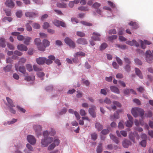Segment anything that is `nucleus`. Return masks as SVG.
Segmentation results:
<instances>
[{"label":"nucleus","mask_w":153,"mask_h":153,"mask_svg":"<svg viewBox=\"0 0 153 153\" xmlns=\"http://www.w3.org/2000/svg\"><path fill=\"white\" fill-rule=\"evenodd\" d=\"M131 112L133 116L135 117H137L138 115L143 119L144 117L143 116L144 114V111L142 109L139 108H134L131 110Z\"/></svg>","instance_id":"f257e3e1"},{"label":"nucleus","mask_w":153,"mask_h":153,"mask_svg":"<svg viewBox=\"0 0 153 153\" xmlns=\"http://www.w3.org/2000/svg\"><path fill=\"white\" fill-rule=\"evenodd\" d=\"M6 99L7 103H6L5 104L8 108L10 112L11 113L15 114L16 111L13 108L15 106L13 103V101L10 98L8 97H6Z\"/></svg>","instance_id":"f03ea898"},{"label":"nucleus","mask_w":153,"mask_h":153,"mask_svg":"<svg viewBox=\"0 0 153 153\" xmlns=\"http://www.w3.org/2000/svg\"><path fill=\"white\" fill-rule=\"evenodd\" d=\"M53 137H48L42 139L41 142L42 146L44 147L47 146L53 141Z\"/></svg>","instance_id":"7ed1b4c3"},{"label":"nucleus","mask_w":153,"mask_h":153,"mask_svg":"<svg viewBox=\"0 0 153 153\" xmlns=\"http://www.w3.org/2000/svg\"><path fill=\"white\" fill-rule=\"evenodd\" d=\"M146 60L149 63H151L153 59V51L152 53L150 50H148L146 52Z\"/></svg>","instance_id":"20e7f679"},{"label":"nucleus","mask_w":153,"mask_h":153,"mask_svg":"<svg viewBox=\"0 0 153 153\" xmlns=\"http://www.w3.org/2000/svg\"><path fill=\"white\" fill-rule=\"evenodd\" d=\"M34 42L35 44L37 46L38 49L41 51H44L45 48L42 45L41 41L39 38H36Z\"/></svg>","instance_id":"39448f33"},{"label":"nucleus","mask_w":153,"mask_h":153,"mask_svg":"<svg viewBox=\"0 0 153 153\" xmlns=\"http://www.w3.org/2000/svg\"><path fill=\"white\" fill-rule=\"evenodd\" d=\"M33 128L37 136H40L42 134V127L40 125H34L33 126Z\"/></svg>","instance_id":"423d86ee"},{"label":"nucleus","mask_w":153,"mask_h":153,"mask_svg":"<svg viewBox=\"0 0 153 153\" xmlns=\"http://www.w3.org/2000/svg\"><path fill=\"white\" fill-rule=\"evenodd\" d=\"M64 41L66 44L70 47L74 48L75 47V44L74 42L69 37L65 38Z\"/></svg>","instance_id":"0eeeda50"},{"label":"nucleus","mask_w":153,"mask_h":153,"mask_svg":"<svg viewBox=\"0 0 153 153\" xmlns=\"http://www.w3.org/2000/svg\"><path fill=\"white\" fill-rule=\"evenodd\" d=\"M28 142L32 145H34L36 143V140L34 137L32 135H28L27 136Z\"/></svg>","instance_id":"6e6552de"},{"label":"nucleus","mask_w":153,"mask_h":153,"mask_svg":"<svg viewBox=\"0 0 153 153\" xmlns=\"http://www.w3.org/2000/svg\"><path fill=\"white\" fill-rule=\"evenodd\" d=\"M38 14V13L37 11L34 12H27L25 13V15L27 17L34 18Z\"/></svg>","instance_id":"1a4fd4ad"},{"label":"nucleus","mask_w":153,"mask_h":153,"mask_svg":"<svg viewBox=\"0 0 153 153\" xmlns=\"http://www.w3.org/2000/svg\"><path fill=\"white\" fill-rule=\"evenodd\" d=\"M16 149L15 151V153H22L20 151V149H22L23 147V145L20 143H17L15 145Z\"/></svg>","instance_id":"9d476101"},{"label":"nucleus","mask_w":153,"mask_h":153,"mask_svg":"<svg viewBox=\"0 0 153 153\" xmlns=\"http://www.w3.org/2000/svg\"><path fill=\"white\" fill-rule=\"evenodd\" d=\"M93 36L91 37V39L95 41H100V37L101 35L99 33L97 32H94L93 33Z\"/></svg>","instance_id":"9b49d317"},{"label":"nucleus","mask_w":153,"mask_h":153,"mask_svg":"<svg viewBox=\"0 0 153 153\" xmlns=\"http://www.w3.org/2000/svg\"><path fill=\"white\" fill-rule=\"evenodd\" d=\"M15 0H6L5 4L8 7L13 8L14 6V4L13 2V1Z\"/></svg>","instance_id":"f8f14e48"},{"label":"nucleus","mask_w":153,"mask_h":153,"mask_svg":"<svg viewBox=\"0 0 153 153\" xmlns=\"http://www.w3.org/2000/svg\"><path fill=\"white\" fill-rule=\"evenodd\" d=\"M139 42L141 44L142 48L143 49L146 48V45H149L151 44V42L146 40H144V41L140 40Z\"/></svg>","instance_id":"ddd939ff"},{"label":"nucleus","mask_w":153,"mask_h":153,"mask_svg":"<svg viewBox=\"0 0 153 153\" xmlns=\"http://www.w3.org/2000/svg\"><path fill=\"white\" fill-rule=\"evenodd\" d=\"M53 143L51 144L48 147V149L49 150H53L56 146V144L57 142V138L55 137L53 139Z\"/></svg>","instance_id":"4468645a"},{"label":"nucleus","mask_w":153,"mask_h":153,"mask_svg":"<svg viewBox=\"0 0 153 153\" xmlns=\"http://www.w3.org/2000/svg\"><path fill=\"white\" fill-rule=\"evenodd\" d=\"M95 107L92 106L91 108H89L88 110L89 113L93 117H96V114L95 112Z\"/></svg>","instance_id":"2eb2a0df"},{"label":"nucleus","mask_w":153,"mask_h":153,"mask_svg":"<svg viewBox=\"0 0 153 153\" xmlns=\"http://www.w3.org/2000/svg\"><path fill=\"white\" fill-rule=\"evenodd\" d=\"M131 142L128 140L125 139L122 142L123 146L125 148H128L129 146L131 145Z\"/></svg>","instance_id":"dca6fc26"},{"label":"nucleus","mask_w":153,"mask_h":153,"mask_svg":"<svg viewBox=\"0 0 153 153\" xmlns=\"http://www.w3.org/2000/svg\"><path fill=\"white\" fill-rule=\"evenodd\" d=\"M76 42L79 44L82 45H86L88 43V42L86 39L83 38L78 39L76 40Z\"/></svg>","instance_id":"f3484780"},{"label":"nucleus","mask_w":153,"mask_h":153,"mask_svg":"<svg viewBox=\"0 0 153 153\" xmlns=\"http://www.w3.org/2000/svg\"><path fill=\"white\" fill-rule=\"evenodd\" d=\"M123 92L126 95H128L130 94H132L134 95L136 94L135 91L132 89H127L124 90Z\"/></svg>","instance_id":"a211bd4d"},{"label":"nucleus","mask_w":153,"mask_h":153,"mask_svg":"<svg viewBox=\"0 0 153 153\" xmlns=\"http://www.w3.org/2000/svg\"><path fill=\"white\" fill-rule=\"evenodd\" d=\"M18 50L21 51H27L28 50L27 47L23 44L19 45L17 46Z\"/></svg>","instance_id":"6ab92c4d"},{"label":"nucleus","mask_w":153,"mask_h":153,"mask_svg":"<svg viewBox=\"0 0 153 153\" xmlns=\"http://www.w3.org/2000/svg\"><path fill=\"white\" fill-rule=\"evenodd\" d=\"M46 58L45 57H39L36 59L37 63L39 65H42L45 62Z\"/></svg>","instance_id":"aec40b11"},{"label":"nucleus","mask_w":153,"mask_h":153,"mask_svg":"<svg viewBox=\"0 0 153 153\" xmlns=\"http://www.w3.org/2000/svg\"><path fill=\"white\" fill-rule=\"evenodd\" d=\"M126 43L131 46L135 45L137 47L139 46L138 43L135 40H133L132 41H128L126 42Z\"/></svg>","instance_id":"412c9836"},{"label":"nucleus","mask_w":153,"mask_h":153,"mask_svg":"<svg viewBox=\"0 0 153 153\" xmlns=\"http://www.w3.org/2000/svg\"><path fill=\"white\" fill-rule=\"evenodd\" d=\"M32 38L31 37L27 36H25L23 40V43L25 44L26 45H28L30 44V40Z\"/></svg>","instance_id":"4be33fe9"},{"label":"nucleus","mask_w":153,"mask_h":153,"mask_svg":"<svg viewBox=\"0 0 153 153\" xmlns=\"http://www.w3.org/2000/svg\"><path fill=\"white\" fill-rule=\"evenodd\" d=\"M109 135L110 138L113 141H114V143L117 144H118L119 143L120 141L117 137L111 134H110Z\"/></svg>","instance_id":"5701e85b"},{"label":"nucleus","mask_w":153,"mask_h":153,"mask_svg":"<svg viewBox=\"0 0 153 153\" xmlns=\"http://www.w3.org/2000/svg\"><path fill=\"white\" fill-rule=\"evenodd\" d=\"M110 88L112 91L117 94H119L120 91L119 89L116 87L111 86L110 87Z\"/></svg>","instance_id":"b1692460"},{"label":"nucleus","mask_w":153,"mask_h":153,"mask_svg":"<svg viewBox=\"0 0 153 153\" xmlns=\"http://www.w3.org/2000/svg\"><path fill=\"white\" fill-rule=\"evenodd\" d=\"M135 73L141 79L143 78V76L142 75L140 71L138 68H135Z\"/></svg>","instance_id":"393cba45"},{"label":"nucleus","mask_w":153,"mask_h":153,"mask_svg":"<svg viewBox=\"0 0 153 153\" xmlns=\"http://www.w3.org/2000/svg\"><path fill=\"white\" fill-rule=\"evenodd\" d=\"M102 143H100L97 149V153H101L102 152Z\"/></svg>","instance_id":"a878e982"},{"label":"nucleus","mask_w":153,"mask_h":153,"mask_svg":"<svg viewBox=\"0 0 153 153\" xmlns=\"http://www.w3.org/2000/svg\"><path fill=\"white\" fill-rule=\"evenodd\" d=\"M85 53L83 52H79L76 53L75 54L74 56L76 58L79 56H85Z\"/></svg>","instance_id":"bb28decb"},{"label":"nucleus","mask_w":153,"mask_h":153,"mask_svg":"<svg viewBox=\"0 0 153 153\" xmlns=\"http://www.w3.org/2000/svg\"><path fill=\"white\" fill-rule=\"evenodd\" d=\"M95 128L98 131L101 130L103 128L102 126L99 123H97L95 124Z\"/></svg>","instance_id":"cd10ccee"},{"label":"nucleus","mask_w":153,"mask_h":153,"mask_svg":"<svg viewBox=\"0 0 153 153\" xmlns=\"http://www.w3.org/2000/svg\"><path fill=\"white\" fill-rule=\"evenodd\" d=\"M44 48L48 47L50 45V42L47 39H44L42 41Z\"/></svg>","instance_id":"c85d7f7f"},{"label":"nucleus","mask_w":153,"mask_h":153,"mask_svg":"<svg viewBox=\"0 0 153 153\" xmlns=\"http://www.w3.org/2000/svg\"><path fill=\"white\" fill-rule=\"evenodd\" d=\"M32 23V21H29V22L27 23L26 25V27L27 30L28 31H31L32 30V28L30 25H29L30 24Z\"/></svg>","instance_id":"c756f323"},{"label":"nucleus","mask_w":153,"mask_h":153,"mask_svg":"<svg viewBox=\"0 0 153 153\" xmlns=\"http://www.w3.org/2000/svg\"><path fill=\"white\" fill-rule=\"evenodd\" d=\"M129 25L131 26H133V28L134 29H137L138 27V25L137 23L135 22H131L129 23Z\"/></svg>","instance_id":"7c9ffc66"},{"label":"nucleus","mask_w":153,"mask_h":153,"mask_svg":"<svg viewBox=\"0 0 153 153\" xmlns=\"http://www.w3.org/2000/svg\"><path fill=\"white\" fill-rule=\"evenodd\" d=\"M12 65H7L4 68V70L5 71H9L12 68Z\"/></svg>","instance_id":"2f4dec72"},{"label":"nucleus","mask_w":153,"mask_h":153,"mask_svg":"<svg viewBox=\"0 0 153 153\" xmlns=\"http://www.w3.org/2000/svg\"><path fill=\"white\" fill-rule=\"evenodd\" d=\"M100 6L101 4L100 3L96 2L92 5V7L96 9L98 8Z\"/></svg>","instance_id":"473e14b6"},{"label":"nucleus","mask_w":153,"mask_h":153,"mask_svg":"<svg viewBox=\"0 0 153 153\" xmlns=\"http://www.w3.org/2000/svg\"><path fill=\"white\" fill-rule=\"evenodd\" d=\"M91 139L95 141L97 137V134L95 133H94L91 134Z\"/></svg>","instance_id":"72a5a7b5"},{"label":"nucleus","mask_w":153,"mask_h":153,"mask_svg":"<svg viewBox=\"0 0 153 153\" xmlns=\"http://www.w3.org/2000/svg\"><path fill=\"white\" fill-rule=\"evenodd\" d=\"M25 80L27 81H29L30 80H33L35 79V76H25Z\"/></svg>","instance_id":"f704fd0d"},{"label":"nucleus","mask_w":153,"mask_h":153,"mask_svg":"<svg viewBox=\"0 0 153 153\" xmlns=\"http://www.w3.org/2000/svg\"><path fill=\"white\" fill-rule=\"evenodd\" d=\"M19 71L23 74H25L26 73V69L25 67H20L19 68Z\"/></svg>","instance_id":"c9c22d12"},{"label":"nucleus","mask_w":153,"mask_h":153,"mask_svg":"<svg viewBox=\"0 0 153 153\" xmlns=\"http://www.w3.org/2000/svg\"><path fill=\"white\" fill-rule=\"evenodd\" d=\"M60 26L63 27H65L66 25L64 22L58 20V26Z\"/></svg>","instance_id":"e433bc0d"},{"label":"nucleus","mask_w":153,"mask_h":153,"mask_svg":"<svg viewBox=\"0 0 153 153\" xmlns=\"http://www.w3.org/2000/svg\"><path fill=\"white\" fill-rule=\"evenodd\" d=\"M119 118V114L118 111H117L116 113H115L114 116H110V119H113L114 118L118 119Z\"/></svg>","instance_id":"4c0bfd02"},{"label":"nucleus","mask_w":153,"mask_h":153,"mask_svg":"<svg viewBox=\"0 0 153 153\" xmlns=\"http://www.w3.org/2000/svg\"><path fill=\"white\" fill-rule=\"evenodd\" d=\"M27 149L30 151H33L34 149L32 146L30 144L27 143L26 145Z\"/></svg>","instance_id":"58836bf2"},{"label":"nucleus","mask_w":153,"mask_h":153,"mask_svg":"<svg viewBox=\"0 0 153 153\" xmlns=\"http://www.w3.org/2000/svg\"><path fill=\"white\" fill-rule=\"evenodd\" d=\"M134 134L132 132H130L129 138L134 143H135L134 137L133 136Z\"/></svg>","instance_id":"ea45409f"},{"label":"nucleus","mask_w":153,"mask_h":153,"mask_svg":"<svg viewBox=\"0 0 153 153\" xmlns=\"http://www.w3.org/2000/svg\"><path fill=\"white\" fill-rule=\"evenodd\" d=\"M107 46V45L106 43H102L101 45L100 48V50H102L105 49Z\"/></svg>","instance_id":"a19ab883"},{"label":"nucleus","mask_w":153,"mask_h":153,"mask_svg":"<svg viewBox=\"0 0 153 153\" xmlns=\"http://www.w3.org/2000/svg\"><path fill=\"white\" fill-rule=\"evenodd\" d=\"M124 29L123 27H120L119 28L118 30V34L119 35H122L123 34V32L124 31Z\"/></svg>","instance_id":"79ce46f5"},{"label":"nucleus","mask_w":153,"mask_h":153,"mask_svg":"<svg viewBox=\"0 0 153 153\" xmlns=\"http://www.w3.org/2000/svg\"><path fill=\"white\" fill-rule=\"evenodd\" d=\"M26 61V59L24 58H21L18 62L19 65L25 63Z\"/></svg>","instance_id":"37998d69"},{"label":"nucleus","mask_w":153,"mask_h":153,"mask_svg":"<svg viewBox=\"0 0 153 153\" xmlns=\"http://www.w3.org/2000/svg\"><path fill=\"white\" fill-rule=\"evenodd\" d=\"M17 107L19 111L23 113H25L26 110L24 108L19 105L17 106Z\"/></svg>","instance_id":"c03bdc74"},{"label":"nucleus","mask_w":153,"mask_h":153,"mask_svg":"<svg viewBox=\"0 0 153 153\" xmlns=\"http://www.w3.org/2000/svg\"><path fill=\"white\" fill-rule=\"evenodd\" d=\"M43 135L44 137V138H47L48 137H49L48 136L49 134V133L48 131H43Z\"/></svg>","instance_id":"a18cd8bd"},{"label":"nucleus","mask_w":153,"mask_h":153,"mask_svg":"<svg viewBox=\"0 0 153 153\" xmlns=\"http://www.w3.org/2000/svg\"><path fill=\"white\" fill-rule=\"evenodd\" d=\"M66 111V109L65 108H64L62 109L61 111H60L59 112V115H62L65 114Z\"/></svg>","instance_id":"49530a36"},{"label":"nucleus","mask_w":153,"mask_h":153,"mask_svg":"<svg viewBox=\"0 0 153 153\" xmlns=\"http://www.w3.org/2000/svg\"><path fill=\"white\" fill-rule=\"evenodd\" d=\"M27 69L29 71H31L33 70L32 66L31 65L27 64L26 65Z\"/></svg>","instance_id":"de8ad7c7"},{"label":"nucleus","mask_w":153,"mask_h":153,"mask_svg":"<svg viewBox=\"0 0 153 153\" xmlns=\"http://www.w3.org/2000/svg\"><path fill=\"white\" fill-rule=\"evenodd\" d=\"M76 34L78 36L81 37H84L85 36V34L84 33L80 31L77 32Z\"/></svg>","instance_id":"09e8293b"},{"label":"nucleus","mask_w":153,"mask_h":153,"mask_svg":"<svg viewBox=\"0 0 153 153\" xmlns=\"http://www.w3.org/2000/svg\"><path fill=\"white\" fill-rule=\"evenodd\" d=\"M81 22V24L85 26H91L92 25V24L85 21H82Z\"/></svg>","instance_id":"8fccbe9b"},{"label":"nucleus","mask_w":153,"mask_h":153,"mask_svg":"<svg viewBox=\"0 0 153 153\" xmlns=\"http://www.w3.org/2000/svg\"><path fill=\"white\" fill-rule=\"evenodd\" d=\"M78 9L82 11H88V9L87 7L83 6L80 7H78Z\"/></svg>","instance_id":"3c124183"},{"label":"nucleus","mask_w":153,"mask_h":153,"mask_svg":"<svg viewBox=\"0 0 153 153\" xmlns=\"http://www.w3.org/2000/svg\"><path fill=\"white\" fill-rule=\"evenodd\" d=\"M133 123V122L128 121L126 123V125L127 126L131 127L132 126V125Z\"/></svg>","instance_id":"603ef678"},{"label":"nucleus","mask_w":153,"mask_h":153,"mask_svg":"<svg viewBox=\"0 0 153 153\" xmlns=\"http://www.w3.org/2000/svg\"><path fill=\"white\" fill-rule=\"evenodd\" d=\"M116 59L118 63L120 66L122 65L123 64V62L122 60L119 57L116 56Z\"/></svg>","instance_id":"864d4df0"},{"label":"nucleus","mask_w":153,"mask_h":153,"mask_svg":"<svg viewBox=\"0 0 153 153\" xmlns=\"http://www.w3.org/2000/svg\"><path fill=\"white\" fill-rule=\"evenodd\" d=\"M145 115L148 117H150L152 116V113L150 111H149L145 114Z\"/></svg>","instance_id":"5fc2aeb1"},{"label":"nucleus","mask_w":153,"mask_h":153,"mask_svg":"<svg viewBox=\"0 0 153 153\" xmlns=\"http://www.w3.org/2000/svg\"><path fill=\"white\" fill-rule=\"evenodd\" d=\"M32 26L33 28L37 29H38L40 27V25L39 24L36 23H33Z\"/></svg>","instance_id":"6e6d98bb"},{"label":"nucleus","mask_w":153,"mask_h":153,"mask_svg":"<svg viewBox=\"0 0 153 153\" xmlns=\"http://www.w3.org/2000/svg\"><path fill=\"white\" fill-rule=\"evenodd\" d=\"M16 15L17 17L20 18L22 16V11L21 10H19L16 13Z\"/></svg>","instance_id":"4d7b16f0"},{"label":"nucleus","mask_w":153,"mask_h":153,"mask_svg":"<svg viewBox=\"0 0 153 153\" xmlns=\"http://www.w3.org/2000/svg\"><path fill=\"white\" fill-rule=\"evenodd\" d=\"M109 132V130L108 129H103L101 132V133L104 135H105L108 134Z\"/></svg>","instance_id":"13d9d810"},{"label":"nucleus","mask_w":153,"mask_h":153,"mask_svg":"<svg viewBox=\"0 0 153 153\" xmlns=\"http://www.w3.org/2000/svg\"><path fill=\"white\" fill-rule=\"evenodd\" d=\"M117 35H112L109 36L108 37V39L110 40H112L113 39H117Z\"/></svg>","instance_id":"bf43d9fd"},{"label":"nucleus","mask_w":153,"mask_h":153,"mask_svg":"<svg viewBox=\"0 0 153 153\" xmlns=\"http://www.w3.org/2000/svg\"><path fill=\"white\" fill-rule=\"evenodd\" d=\"M125 69L126 71L128 72H129L130 70V66L129 65H127L125 67Z\"/></svg>","instance_id":"052dcab7"},{"label":"nucleus","mask_w":153,"mask_h":153,"mask_svg":"<svg viewBox=\"0 0 153 153\" xmlns=\"http://www.w3.org/2000/svg\"><path fill=\"white\" fill-rule=\"evenodd\" d=\"M140 145L143 147H145L146 146V140H143L141 141Z\"/></svg>","instance_id":"680f3d73"},{"label":"nucleus","mask_w":153,"mask_h":153,"mask_svg":"<svg viewBox=\"0 0 153 153\" xmlns=\"http://www.w3.org/2000/svg\"><path fill=\"white\" fill-rule=\"evenodd\" d=\"M25 36L22 35H19L17 36V39L19 41H22L23 40Z\"/></svg>","instance_id":"e2e57ef3"},{"label":"nucleus","mask_w":153,"mask_h":153,"mask_svg":"<svg viewBox=\"0 0 153 153\" xmlns=\"http://www.w3.org/2000/svg\"><path fill=\"white\" fill-rule=\"evenodd\" d=\"M117 32L115 29H112L109 30L108 31V33L110 34H115Z\"/></svg>","instance_id":"0e129e2a"},{"label":"nucleus","mask_w":153,"mask_h":153,"mask_svg":"<svg viewBox=\"0 0 153 153\" xmlns=\"http://www.w3.org/2000/svg\"><path fill=\"white\" fill-rule=\"evenodd\" d=\"M37 76L39 77H41L45 75L44 73L42 72H39L37 73Z\"/></svg>","instance_id":"69168bd1"},{"label":"nucleus","mask_w":153,"mask_h":153,"mask_svg":"<svg viewBox=\"0 0 153 153\" xmlns=\"http://www.w3.org/2000/svg\"><path fill=\"white\" fill-rule=\"evenodd\" d=\"M74 114L76 118V119L77 120H79L80 119V117L78 112L77 111H75L74 112Z\"/></svg>","instance_id":"338daca9"},{"label":"nucleus","mask_w":153,"mask_h":153,"mask_svg":"<svg viewBox=\"0 0 153 153\" xmlns=\"http://www.w3.org/2000/svg\"><path fill=\"white\" fill-rule=\"evenodd\" d=\"M104 102L108 104H110L111 103V101L110 100L107 98H106L104 100Z\"/></svg>","instance_id":"774afa93"}]
</instances>
